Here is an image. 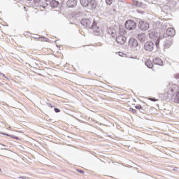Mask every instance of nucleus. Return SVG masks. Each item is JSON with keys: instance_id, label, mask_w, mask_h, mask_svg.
<instances>
[{"instance_id": "nucleus-2", "label": "nucleus", "mask_w": 179, "mask_h": 179, "mask_svg": "<svg viewBox=\"0 0 179 179\" xmlns=\"http://www.w3.org/2000/svg\"><path fill=\"white\" fill-rule=\"evenodd\" d=\"M170 91L172 93L176 92L175 94H173V95L172 96V100L173 101H174L175 103H178V104H179V85H171V90Z\"/></svg>"}, {"instance_id": "nucleus-29", "label": "nucleus", "mask_w": 179, "mask_h": 179, "mask_svg": "<svg viewBox=\"0 0 179 179\" xmlns=\"http://www.w3.org/2000/svg\"><path fill=\"white\" fill-rule=\"evenodd\" d=\"M47 106H48V107H50V108H52V107H54V106H52V104H51V103H47Z\"/></svg>"}, {"instance_id": "nucleus-31", "label": "nucleus", "mask_w": 179, "mask_h": 179, "mask_svg": "<svg viewBox=\"0 0 179 179\" xmlns=\"http://www.w3.org/2000/svg\"><path fill=\"white\" fill-rule=\"evenodd\" d=\"M19 179H29V178H26L24 176H21L18 178Z\"/></svg>"}, {"instance_id": "nucleus-19", "label": "nucleus", "mask_w": 179, "mask_h": 179, "mask_svg": "<svg viewBox=\"0 0 179 179\" xmlns=\"http://www.w3.org/2000/svg\"><path fill=\"white\" fill-rule=\"evenodd\" d=\"M80 2L84 8H87V6H89V0H80Z\"/></svg>"}, {"instance_id": "nucleus-4", "label": "nucleus", "mask_w": 179, "mask_h": 179, "mask_svg": "<svg viewBox=\"0 0 179 179\" xmlns=\"http://www.w3.org/2000/svg\"><path fill=\"white\" fill-rule=\"evenodd\" d=\"M124 26L127 30H134L136 27V23L132 20H129L126 21Z\"/></svg>"}, {"instance_id": "nucleus-22", "label": "nucleus", "mask_w": 179, "mask_h": 179, "mask_svg": "<svg viewBox=\"0 0 179 179\" xmlns=\"http://www.w3.org/2000/svg\"><path fill=\"white\" fill-rule=\"evenodd\" d=\"M38 41H44L45 40V37L44 36H38Z\"/></svg>"}, {"instance_id": "nucleus-25", "label": "nucleus", "mask_w": 179, "mask_h": 179, "mask_svg": "<svg viewBox=\"0 0 179 179\" xmlns=\"http://www.w3.org/2000/svg\"><path fill=\"white\" fill-rule=\"evenodd\" d=\"M129 111H131L134 114H136V110L135 109L132 108H129Z\"/></svg>"}, {"instance_id": "nucleus-8", "label": "nucleus", "mask_w": 179, "mask_h": 179, "mask_svg": "<svg viewBox=\"0 0 179 179\" xmlns=\"http://www.w3.org/2000/svg\"><path fill=\"white\" fill-rule=\"evenodd\" d=\"M136 38L140 41V43H145V41H148V36L146 34L142 32L136 36Z\"/></svg>"}, {"instance_id": "nucleus-16", "label": "nucleus", "mask_w": 179, "mask_h": 179, "mask_svg": "<svg viewBox=\"0 0 179 179\" xmlns=\"http://www.w3.org/2000/svg\"><path fill=\"white\" fill-rule=\"evenodd\" d=\"M49 2V1H48ZM50 6H51V8H58L59 5V2L58 1L56 0H52L50 1Z\"/></svg>"}, {"instance_id": "nucleus-21", "label": "nucleus", "mask_w": 179, "mask_h": 179, "mask_svg": "<svg viewBox=\"0 0 179 179\" xmlns=\"http://www.w3.org/2000/svg\"><path fill=\"white\" fill-rule=\"evenodd\" d=\"M6 136H10V138H12V139H16V141H19V137L15 136L13 135L8 134H4Z\"/></svg>"}, {"instance_id": "nucleus-24", "label": "nucleus", "mask_w": 179, "mask_h": 179, "mask_svg": "<svg viewBox=\"0 0 179 179\" xmlns=\"http://www.w3.org/2000/svg\"><path fill=\"white\" fill-rule=\"evenodd\" d=\"M135 108H136V110H142V108H143L142 107V106L138 105V106H136Z\"/></svg>"}, {"instance_id": "nucleus-23", "label": "nucleus", "mask_w": 179, "mask_h": 179, "mask_svg": "<svg viewBox=\"0 0 179 179\" xmlns=\"http://www.w3.org/2000/svg\"><path fill=\"white\" fill-rule=\"evenodd\" d=\"M107 5H111L113 3V0H106Z\"/></svg>"}, {"instance_id": "nucleus-13", "label": "nucleus", "mask_w": 179, "mask_h": 179, "mask_svg": "<svg viewBox=\"0 0 179 179\" xmlns=\"http://www.w3.org/2000/svg\"><path fill=\"white\" fill-rule=\"evenodd\" d=\"M88 8H90V9H96V8H97V1L96 0H90L88 2Z\"/></svg>"}, {"instance_id": "nucleus-34", "label": "nucleus", "mask_w": 179, "mask_h": 179, "mask_svg": "<svg viewBox=\"0 0 179 179\" xmlns=\"http://www.w3.org/2000/svg\"><path fill=\"white\" fill-rule=\"evenodd\" d=\"M0 172L2 173V169H0Z\"/></svg>"}, {"instance_id": "nucleus-1", "label": "nucleus", "mask_w": 179, "mask_h": 179, "mask_svg": "<svg viewBox=\"0 0 179 179\" xmlns=\"http://www.w3.org/2000/svg\"><path fill=\"white\" fill-rule=\"evenodd\" d=\"M148 36L150 40H152V41H155L157 48H159V45H160V43H162V41L165 38L164 36L160 35V34L155 31V30H149Z\"/></svg>"}, {"instance_id": "nucleus-10", "label": "nucleus", "mask_w": 179, "mask_h": 179, "mask_svg": "<svg viewBox=\"0 0 179 179\" xmlns=\"http://www.w3.org/2000/svg\"><path fill=\"white\" fill-rule=\"evenodd\" d=\"M116 43H117V44H120V45H123V44H125V43L127 42V37L120 35L116 37L115 39Z\"/></svg>"}, {"instance_id": "nucleus-26", "label": "nucleus", "mask_w": 179, "mask_h": 179, "mask_svg": "<svg viewBox=\"0 0 179 179\" xmlns=\"http://www.w3.org/2000/svg\"><path fill=\"white\" fill-rule=\"evenodd\" d=\"M54 110L55 111V113H61V110H59V108H55Z\"/></svg>"}, {"instance_id": "nucleus-32", "label": "nucleus", "mask_w": 179, "mask_h": 179, "mask_svg": "<svg viewBox=\"0 0 179 179\" xmlns=\"http://www.w3.org/2000/svg\"><path fill=\"white\" fill-rule=\"evenodd\" d=\"M0 75H1V76H3V78H5V74H3V73H0Z\"/></svg>"}, {"instance_id": "nucleus-20", "label": "nucleus", "mask_w": 179, "mask_h": 179, "mask_svg": "<svg viewBox=\"0 0 179 179\" xmlns=\"http://www.w3.org/2000/svg\"><path fill=\"white\" fill-rule=\"evenodd\" d=\"M145 64L148 68L152 69L153 68V63H152L151 61H147L145 62Z\"/></svg>"}, {"instance_id": "nucleus-6", "label": "nucleus", "mask_w": 179, "mask_h": 179, "mask_svg": "<svg viewBox=\"0 0 179 179\" xmlns=\"http://www.w3.org/2000/svg\"><path fill=\"white\" fill-rule=\"evenodd\" d=\"M138 28L142 31H146V30L149 29V23L145 21H140L138 23Z\"/></svg>"}, {"instance_id": "nucleus-27", "label": "nucleus", "mask_w": 179, "mask_h": 179, "mask_svg": "<svg viewBox=\"0 0 179 179\" xmlns=\"http://www.w3.org/2000/svg\"><path fill=\"white\" fill-rule=\"evenodd\" d=\"M149 100H150L151 101H157V99H156L155 98H150Z\"/></svg>"}, {"instance_id": "nucleus-5", "label": "nucleus", "mask_w": 179, "mask_h": 179, "mask_svg": "<svg viewBox=\"0 0 179 179\" xmlns=\"http://www.w3.org/2000/svg\"><path fill=\"white\" fill-rule=\"evenodd\" d=\"M144 48L145 51H148L149 52H152L155 48V43L152 41H147L144 44Z\"/></svg>"}, {"instance_id": "nucleus-28", "label": "nucleus", "mask_w": 179, "mask_h": 179, "mask_svg": "<svg viewBox=\"0 0 179 179\" xmlns=\"http://www.w3.org/2000/svg\"><path fill=\"white\" fill-rule=\"evenodd\" d=\"M81 9H82L81 8H79L78 9V13L79 15H82V11H80Z\"/></svg>"}, {"instance_id": "nucleus-9", "label": "nucleus", "mask_w": 179, "mask_h": 179, "mask_svg": "<svg viewBox=\"0 0 179 179\" xmlns=\"http://www.w3.org/2000/svg\"><path fill=\"white\" fill-rule=\"evenodd\" d=\"M51 0H34V2L38 5V6H42V8H45L48 5L47 2H50Z\"/></svg>"}, {"instance_id": "nucleus-33", "label": "nucleus", "mask_w": 179, "mask_h": 179, "mask_svg": "<svg viewBox=\"0 0 179 179\" xmlns=\"http://www.w3.org/2000/svg\"><path fill=\"white\" fill-rule=\"evenodd\" d=\"M38 37H40V36L36 35V36L35 37V38H37L38 40Z\"/></svg>"}, {"instance_id": "nucleus-17", "label": "nucleus", "mask_w": 179, "mask_h": 179, "mask_svg": "<svg viewBox=\"0 0 179 179\" xmlns=\"http://www.w3.org/2000/svg\"><path fill=\"white\" fill-rule=\"evenodd\" d=\"M153 64H155V65L162 66L163 65V60L159 57H155L153 59Z\"/></svg>"}, {"instance_id": "nucleus-12", "label": "nucleus", "mask_w": 179, "mask_h": 179, "mask_svg": "<svg viewBox=\"0 0 179 179\" xmlns=\"http://www.w3.org/2000/svg\"><path fill=\"white\" fill-rule=\"evenodd\" d=\"M81 24L84 26V27H90L92 20L89 18H84L81 20Z\"/></svg>"}, {"instance_id": "nucleus-7", "label": "nucleus", "mask_w": 179, "mask_h": 179, "mask_svg": "<svg viewBox=\"0 0 179 179\" xmlns=\"http://www.w3.org/2000/svg\"><path fill=\"white\" fill-rule=\"evenodd\" d=\"M90 29H92L95 36H99V34H100V27L97 25V22L94 21Z\"/></svg>"}, {"instance_id": "nucleus-14", "label": "nucleus", "mask_w": 179, "mask_h": 179, "mask_svg": "<svg viewBox=\"0 0 179 179\" xmlns=\"http://www.w3.org/2000/svg\"><path fill=\"white\" fill-rule=\"evenodd\" d=\"M66 5L68 8H75L78 5V0H68Z\"/></svg>"}, {"instance_id": "nucleus-15", "label": "nucleus", "mask_w": 179, "mask_h": 179, "mask_svg": "<svg viewBox=\"0 0 179 179\" xmlns=\"http://www.w3.org/2000/svg\"><path fill=\"white\" fill-rule=\"evenodd\" d=\"M166 35L169 37H173V36L176 35V30L173 28H168L166 29Z\"/></svg>"}, {"instance_id": "nucleus-35", "label": "nucleus", "mask_w": 179, "mask_h": 179, "mask_svg": "<svg viewBox=\"0 0 179 179\" xmlns=\"http://www.w3.org/2000/svg\"><path fill=\"white\" fill-rule=\"evenodd\" d=\"M28 1H31V0H28Z\"/></svg>"}, {"instance_id": "nucleus-3", "label": "nucleus", "mask_w": 179, "mask_h": 179, "mask_svg": "<svg viewBox=\"0 0 179 179\" xmlns=\"http://www.w3.org/2000/svg\"><path fill=\"white\" fill-rule=\"evenodd\" d=\"M129 45L132 48H135L136 51H141V45H139L138 41L134 38H131L129 40Z\"/></svg>"}, {"instance_id": "nucleus-11", "label": "nucleus", "mask_w": 179, "mask_h": 179, "mask_svg": "<svg viewBox=\"0 0 179 179\" xmlns=\"http://www.w3.org/2000/svg\"><path fill=\"white\" fill-rule=\"evenodd\" d=\"M164 39L162 40V41H164V46L165 48H170L171 45H173V41L171 38H167L166 36H164Z\"/></svg>"}, {"instance_id": "nucleus-30", "label": "nucleus", "mask_w": 179, "mask_h": 179, "mask_svg": "<svg viewBox=\"0 0 179 179\" xmlns=\"http://www.w3.org/2000/svg\"><path fill=\"white\" fill-rule=\"evenodd\" d=\"M77 171H78V173H80L81 174H83V173H85V171H82V170H80V169L77 170Z\"/></svg>"}, {"instance_id": "nucleus-18", "label": "nucleus", "mask_w": 179, "mask_h": 179, "mask_svg": "<svg viewBox=\"0 0 179 179\" xmlns=\"http://www.w3.org/2000/svg\"><path fill=\"white\" fill-rule=\"evenodd\" d=\"M133 5L136 6V8H143V3L141 1L134 0L133 1Z\"/></svg>"}]
</instances>
